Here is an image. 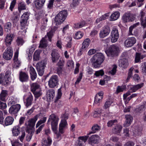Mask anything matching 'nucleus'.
I'll use <instances>...</instances> for the list:
<instances>
[{
  "instance_id": "obj_40",
  "label": "nucleus",
  "mask_w": 146,
  "mask_h": 146,
  "mask_svg": "<svg viewBox=\"0 0 146 146\" xmlns=\"http://www.w3.org/2000/svg\"><path fill=\"white\" fill-rule=\"evenodd\" d=\"M133 132L134 134L137 135H139L141 134V130L139 127L136 126L134 128Z\"/></svg>"
},
{
  "instance_id": "obj_12",
  "label": "nucleus",
  "mask_w": 146,
  "mask_h": 146,
  "mask_svg": "<svg viewBox=\"0 0 146 146\" xmlns=\"http://www.w3.org/2000/svg\"><path fill=\"white\" fill-rule=\"evenodd\" d=\"M51 60L53 63H55L57 62L60 55L58 51L56 49H53L51 53Z\"/></svg>"
},
{
  "instance_id": "obj_10",
  "label": "nucleus",
  "mask_w": 146,
  "mask_h": 146,
  "mask_svg": "<svg viewBox=\"0 0 146 146\" xmlns=\"http://www.w3.org/2000/svg\"><path fill=\"white\" fill-rule=\"evenodd\" d=\"M30 13L28 12H25L21 16V21L20 22L21 26L22 27L21 29H23L26 25L27 21L29 19Z\"/></svg>"
},
{
  "instance_id": "obj_15",
  "label": "nucleus",
  "mask_w": 146,
  "mask_h": 146,
  "mask_svg": "<svg viewBox=\"0 0 146 146\" xmlns=\"http://www.w3.org/2000/svg\"><path fill=\"white\" fill-rule=\"evenodd\" d=\"M21 106L19 104L12 105L9 109V112L11 114L17 113L20 110Z\"/></svg>"
},
{
  "instance_id": "obj_48",
  "label": "nucleus",
  "mask_w": 146,
  "mask_h": 146,
  "mask_svg": "<svg viewBox=\"0 0 146 146\" xmlns=\"http://www.w3.org/2000/svg\"><path fill=\"white\" fill-rule=\"evenodd\" d=\"M102 113V110L100 109H98L96 111L94 112L93 116L94 117H96L100 116Z\"/></svg>"
},
{
  "instance_id": "obj_20",
  "label": "nucleus",
  "mask_w": 146,
  "mask_h": 146,
  "mask_svg": "<svg viewBox=\"0 0 146 146\" xmlns=\"http://www.w3.org/2000/svg\"><path fill=\"white\" fill-rule=\"evenodd\" d=\"M141 24L143 28L146 27V15L145 13L142 11L141 12Z\"/></svg>"
},
{
  "instance_id": "obj_13",
  "label": "nucleus",
  "mask_w": 146,
  "mask_h": 146,
  "mask_svg": "<svg viewBox=\"0 0 146 146\" xmlns=\"http://www.w3.org/2000/svg\"><path fill=\"white\" fill-rule=\"evenodd\" d=\"M110 31V27L107 26H104L100 33L99 36L101 38H104L108 35Z\"/></svg>"
},
{
  "instance_id": "obj_8",
  "label": "nucleus",
  "mask_w": 146,
  "mask_h": 146,
  "mask_svg": "<svg viewBox=\"0 0 146 146\" xmlns=\"http://www.w3.org/2000/svg\"><path fill=\"white\" fill-rule=\"evenodd\" d=\"M13 52L12 48L10 47H8L3 54V58L7 60L11 59L12 57Z\"/></svg>"
},
{
  "instance_id": "obj_51",
  "label": "nucleus",
  "mask_w": 146,
  "mask_h": 146,
  "mask_svg": "<svg viewBox=\"0 0 146 146\" xmlns=\"http://www.w3.org/2000/svg\"><path fill=\"white\" fill-rule=\"evenodd\" d=\"M54 31V30L52 29L47 34V35L48 36L49 40L50 41H51V39L53 35Z\"/></svg>"
},
{
  "instance_id": "obj_54",
  "label": "nucleus",
  "mask_w": 146,
  "mask_h": 146,
  "mask_svg": "<svg viewBox=\"0 0 146 146\" xmlns=\"http://www.w3.org/2000/svg\"><path fill=\"white\" fill-rule=\"evenodd\" d=\"M46 117H44L42 119L38 121L36 124V127H38L40 125L45 123L46 120Z\"/></svg>"
},
{
  "instance_id": "obj_49",
  "label": "nucleus",
  "mask_w": 146,
  "mask_h": 146,
  "mask_svg": "<svg viewBox=\"0 0 146 146\" xmlns=\"http://www.w3.org/2000/svg\"><path fill=\"white\" fill-rule=\"evenodd\" d=\"M47 46V44L46 43V40L44 38H42L40 41L39 47L44 48Z\"/></svg>"
},
{
  "instance_id": "obj_2",
  "label": "nucleus",
  "mask_w": 146,
  "mask_h": 146,
  "mask_svg": "<svg viewBox=\"0 0 146 146\" xmlns=\"http://www.w3.org/2000/svg\"><path fill=\"white\" fill-rule=\"evenodd\" d=\"M67 15V11L66 10L61 11L56 16L54 20L56 25H59L63 22Z\"/></svg>"
},
{
  "instance_id": "obj_37",
  "label": "nucleus",
  "mask_w": 146,
  "mask_h": 146,
  "mask_svg": "<svg viewBox=\"0 0 146 146\" xmlns=\"http://www.w3.org/2000/svg\"><path fill=\"white\" fill-rule=\"evenodd\" d=\"M13 135L15 136H17L20 133V127L19 125L14 126L12 130Z\"/></svg>"
},
{
  "instance_id": "obj_17",
  "label": "nucleus",
  "mask_w": 146,
  "mask_h": 146,
  "mask_svg": "<svg viewBox=\"0 0 146 146\" xmlns=\"http://www.w3.org/2000/svg\"><path fill=\"white\" fill-rule=\"evenodd\" d=\"M99 139V136L98 135H92L89 138L88 141V143L92 145H93L98 142Z\"/></svg>"
},
{
  "instance_id": "obj_55",
  "label": "nucleus",
  "mask_w": 146,
  "mask_h": 146,
  "mask_svg": "<svg viewBox=\"0 0 146 146\" xmlns=\"http://www.w3.org/2000/svg\"><path fill=\"white\" fill-rule=\"evenodd\" d=\"M88 135L85 136H80L78 137V139L81 140L84 143H85L87 141L89 137Z\"/></svg>"
},
{
  "instance_id": "obj_18",
  "label": "nucleus",
  "mask_w": 146,
  "mask_h": 146,
  "mask_svg": "<svg viewBox=\"0 0 146 146\" xmlns=\"http://www.w3.org/2000/svg\"><path fill=\"white\" fill-rule=\"evenodd\" d=\"M0 84L6 86L9 84V79L4 76V74L3 73L0 74Z\"/></svg>"
},
{
  "instance_id": "obj_60",
  "label": "nucleus",
  "mask_w": 146,
  "mask_h": 146,
  "mask_svg": "<svg viewBox=\"0 0 146 146\" xmlns=\"http://www.w3.org/2000/svg\"><path fill=\"white\" fill-rule=\"evenodd\" d=\"M142 72L143 73L146 74V62L143 63L141 66Z\"/></svg>"
},
{
  "instance_id": "obj_61",
  "label": "nucleus",
  "mask_w": 146,
  "mask_h": 146,
  "mask_svg": "<svg viewBox=\"0 0 146 146\" xmlns=\"http://www.w3.org/2000/svg\"><path fill=\"white\" fill-rule=\"evenodd\" d=\"M7 107V105L5 103L0 101V109L1 110L5 109Z\"/></svg>"
},
{
  "instance_id": "obj_42",
  "label": "nucleus",
  "mask_w": 146,
  "mask_h": 146,
  "mask_svg": "<svg viewBox=\"0 0 146 146\" xmlns=\"http://www.w3.org/2000/svg\"><path fill=\"white\" fill-rule=\"evenodd\" d=\"M18 8L20 13L22 10L25 9L26 8L25 3L23 2L20 3L18 5Z\"/></svg>"
},
{
  "instance_id": "obj_9",
  "label": "nucleus",
  "mask_w": 146,
  "mask_h": 146,
  "mask_svg": "<svg viewBox=\"0 0 146 146\" xmlns=\"http://www.w3.org/2000/svg\"><path fill=\"white\" fill-rule=\"evenodd\" d=\"M111 41L112 42L114 43L117 41L119 37V34L117 29L113 28L111 33Z\"/></svg>"
},
{
  "instance_id": "obj_56",
  "label": "nucleus",
  "mask_w": 146,
  "mask_h": 146,
  "mask_svg": "<svg viewBox=\"0 0 146 146\" xmlns=\"http://www.w3.org/2000/svg\"><path fill=\"white\" fill-rule=\"evenodd\" d=\"M117 68V66L116 65H114L112 70L109 72V73L112 75H115L116 72V69Z\"/></svg>"
},
{
  "instance_id": "obj_34",
  "label": "nucleus",
  "mask_w": 146,
  "mask_h": 146,
  "mask_svg": "<svg viewBox=\"0 0 146 146\" xmlns=\"http://www.w3.org/2000/svg\"><path fill=\"white\" fill-rule=\"evenodd\" d=\"M101 128L100 126L98 125L97 124L94 125L92 127V131L90 132L88 134V135H89L92 133H96V131H99Z\"/></svg>"
},
{
  "instance_id": "obj_31",
  "label": "nucleus",
  "mask_w": 146,
  "mask_h": 146,
  "mask_svg": "<svg viewBox=\"0 0 146 146\" xmlns=\"http://www.w3.org/2000/svg\"><path fill=\"white\" fill-rule=\"evenodd\" d=\"M11 24L10 22H7L4 25V29L5 31L7 33L12 32H11Z\"/></svg>"
},
{
  "instance_id": "obj_29",
  "label": "nucleus",
  "mask_w": 146,
  "mask_h": 146,
  "mask_svg": "<svg viewBox=\"0 0 146 146\" xmlns=\"http://www.w3.org/2000/svg\"><path fill=\"white\" fill-rule=\"evenodd\" d=\"M14 121V119L11 116L7 117L4 121V125L8 126L12 124Z\"/></svg>"
},
{
  "instance_id": "obj_41",
  "label": "nucleus",
  "mask_w": 146,
  "mask_h": 146,
  "mask_svg": "<svg viewBox=\"0 0 146 146\" xmlns=\"http://www.w3.org/2000/svg\"><path fill=\"white\" fill-rule=\"evenodd\" d=\"M36 69L39 75L42 76L44 72V67L42 66H37Z\"/></svg>"
},
{
  "instance_id": "obj_52",
  "label": "nucleus",
  "mask_w": 146,
  "mask_h": 146,
  "mask_svg": "<svg viewBox=\"0 0 146 146\" xmlns=\"http://www.w3.org/2000/svg\"><path fill=\"white\" fill-rule=\"evenodd\" d=\"M104 74V72L103 70H101L99 71H96L94 75L96 77H98L100 76H103Z\"/></svg>"
},
{
  "instance_id": "obj_30",
  "label": "nucleus",
  "mask_w": 146,
  "mask_h": 146,
  "mask_svg": "<svg viewBox=\"0 0 146 146\" xmlns=\"http://www.w3.org/2000/svg\"><path fill=\"white\" fill-rule=\"evenodd\" d=\"M146 108V102H143L139 106L136 108V111L137 113H141L145 110Z\"/></svg>"
},
{
  "instance_id": "obj_64",
  "label": "nucleus",
  "mask_w": 146,
  "mask_h": 146,
  "mask_svg": "<svg viewBox=\"0 0 146 146\" xmlns=\"http://www.w3.org/2000/svg\"><path fill=\"white\" fill-rule=\"evenodd\" d=\"M25 117H21L19 120V125H21L22 124H23L25 120Z\"/></svg>"
},
{
  "instance_id": "obj_28",
  "label": "nucleus",
  "mask_w": 146,
  "mask_h": 146,
  "mask_svg": "<svg viewBox=\"0 0 146 146\" xmlns=\"http://www.w3.org/2000/svg\"><path fill=\"white\" fill-rule=\"evenodd\" d=\"M47 141L46 139H44L42 141V146H49L52 143V141L50 137H48Z\"/></svg>"
},
{
  "instance_id": "obj_7",
  "label": "nucleus",
  "mask_w": 146,
  "mask_h": 146,
  "mask_svg": "<svg viewBox=\"0 0 146 146\" xmlns=\"http://www.w3.org/2000/svg\"><path fill=\"white\" fill-rule=\"evenodd\" d=\"M59 80L57 76H52L48 81V85L50 88H53L57 86L58 84Z\"/></svg>"
},
{
  "instance_id": "obj_53",
  "label": "nucleus",
  "mask_w": 146,
  "mask_h": 146,
  "mask_svg": "<svg viewBox=\"0 0 146 146\" xmlns=\"http://www.w3.org/2000/svg\"><path fill=\"white\" fill-rule=\"evenodd\" d=\"M55 0H49L47 4V8L49 9H52L53 7V3Z\"/></svg>"
},
{
  "instance_id": "obj_32",
  "label": "nucleus",
  "mask_w": 146,
  "mask_h": 146,
  "mask_svg": "<svg viewBox=\"0 0 146 146\" xmlns=\"http://www.w3.org/2000/svg\"><path fill=\"white\" fill-rule=\"evenodd\" d=\"M123 127L120 125H117L112 129L113 133L118 134L121 131Z\"/></svg>"
},
{
  "instance_id": "obj_45",
  "label": "nucleus",
  "mask_w": 146,
  "mask_h": 146,
  "mask_svg": "<svg viewBox=\"0 0 146 146\" xmlns=\"http://www.w3.org/2000/svg\"><path fill=\"white\" fill-rule=\"evenodd\" d=\"M16 42L18 46H21L24 43V41L22 38L18 37L16 40Z\"/></svg>"
},
{
  "instance_id": "obj_43",
  "label": "nucleus",
  "mask_w": 146,
  "mask_h": 146,
  "mask_svg": "<svg viewBox=\"0 0 146 146\" xmlns=\"http://www.w3.org/2000/svg\"><path fill=\"white\" fill-rule=\"evenodd\" d=\"M126 86L125 85H122L121 86H118L117 88L116 93L117 94L120 92H122L126 89Z\"/></svg>"
},
{
  "instance_id": "obj_50",
  "label": "nucleus",
  "mask_w": 146,
  "mask_h": 146,
  "mask_svg": "<svg viewBox=\"0 0 146 146\" xmlns=\"http://www.w3.org/2000/svg\"><path fill=\"white\" fill-rule=\"evenodd\" d=\"M83 36V34L81 32L78 31L76 32L75 34L74 38L77 39H78L82 38Z\"/></svg>"
},
{
  "instance_id": "obj_11",
  "label": "nucleus",
  "mask_w": 146,
  "mask_h": 146,
  "mask_svg": "<svg viewBox=\"0 0 146 146\" xmlns=\"http://www.w3.org/2000/svg\"><path fill=\"white\" fill-rule=\"evenodd\" d=\"M134 18L130 13L128 12L125 13L123 15L122 19L124 23H126L133 21L134 20Z\"/></svg>"
},
{
  "instance_id": "obj_19",
  "label": "nucleus",
  "mask_w": 146,
  "mask_h": 146,
  "mask_svg": "<svg viewBox=\"0 0 146 146\" xmlns=\"http://www.w3.org/2000/svg\"><path fill=\"white\" fill-rule=\"evenodd\" d=\"M19 79L22 82H27L28 80L29 76L26 73L21 72L19 73Z\"/></svg>"
},
{
  "instance_id": "obj_62",
  "label": "nucleus",
  "mask_w": 146,
  "mask_h": 146,
  "mask_svg": "<svg viewBox=\"0 0 146 146\" xmlns=\"http://www.w3.org/2000/svg\"><path fill=\"white\" fill-rule=\"evenodd\" d=\"M140 56L139 53H136L135 60L136 63H137L140 61L141 60Z\"/></svg>"
},
{
  "instance_id": "obj_57",
  "label": "nucleus",
  "mask_w": 146,
  "mask_h": 146,
  "mask_svg": "<svg viewBox=\"0 0 146 146\" xmlns=\"http://www.w3.org/2000/svg\"><path fill=\"white\" fill-rule=\"evenodd\" d=\"M59 99L56 98L54 102L55 103V105L58 108H60L62 105V102L59 100Z\"/></svg>"
},
{
  "instance_id": "obj_21",
  "label": "nucleus",
  "mask_w": 146,
  "mask_h": 146,
  "mask_svg": "<svg viewBox=\"0 0 146 146\" xmlns=\"http://www.w3.org/2000/svg\"><path fill=\"white\" fill-rule=\"evenodd\" d=\"M90 42V40L89 38H87L85 39L83 42L82 46L80 49V52H81L86 50L88 47Z\"/></svg>"
},
{
  "instance_id": "obj_4",
  "label": "nucleus",
  "mask_w": 146,
  "mask_h": 146,
  "mask_svg": "<svg viewBox=\"0 0 146 146\" xmlns=\"http://www.w3.org/2000/svg\"><path fill=\"white\" fill-rule=\"evenodd\" d=\"M119 50L118 46L113 45L110 46L107 50L105 51V52L108 56L113 57L117 55Z\"/></svg>"
},
{
  "instance_id": "obj_44",
  "label": "nucleus",
  "mask_w": 146,
  "mask_h": 146,
  "mask_svg": "<svg viewBox=\"0 0 146 146\" xmlns=\"http://www.w3.org/2000/svg\"><path fill=\"white\" fill-rule=\"evenodd\" d=\"M39 115H36L33 118L29 120V122L32 125H35L36 121L39 117Z\"/></svg>"
},
{
  "instance_id": "obj_27",
  "label": "nucleus",
  "mask_w": 146,
  "mask_h": 146,
  "mask_svg": "<svg viewBox=\"0 0 146 146\" xmlns=\"http://www.w3.org/2000/svg\"><path fill=\"white\" fill-rule=\"evenodd\" d=\"M119 66L123 68H126L128 66L127 60L125 58L120 59L119 60Z\"/></svg>"
},
{
  "instance_id": "obj_46",
  "label": "nucleus",
  "mask_w": 146,
  "mask_h": 146,
  "mask_svg": "<svg viewBox=\"0 0 146 146\" xmlns=\"http://www.w3.org/2000/svg\"><path fill=\"white\" fill-rule=\"evenodd\" d=\"M117 121L116 119L109 121L107 123V125L108 127H111L113 125L116 124L117 123Z\"/></svg>"
},
{
  "instance_id": "obj_24",
  "label": "nucleus",
  "mask_w": 146,
  "mask_h": 146,
  "mask_svg": "<svg viewBox=\"0 0 146 146\" xmlns=\"http://www.w3.org/2000/svg\"><path fill=\"white\" fill-rule=\"evenodd\" d=\"M143 86V83H141L136 85L132 86L130 87L129 91H131V93L135 92L141 88V87H142Z\"/></svg>"
},
{
  "instance_id": "obj_23",
  "label": "nucleus",
  "mask_w": 146,
  "mask_h": 146,
  "mask_svg": "<svg viewBox=\"0 0 146 146\" xmlns=\"http://www.w3.org/2000/svg\"><path fill=\"white\" fill-rule=\"evenodd\" d=\"M18 52L17 51L15 53L13 61L16 67H19L21 65V62L18 59Z\"/></svg>"
},
{
  "instance_id": "obj_38",
  "label": "nucleus",
  "mask_w": 146,
  "mask_h": 146,
  "mask_svg": "<svg viewBox=\"0 0 146 146\" xmlns=\"http://www.w3.org/2000/svg\"><path fill=\"white\" fill-rule=\"evenodd\" d=\"M7 95V91L3 90L0 94V100L3 101H5L6 97Z\"/></svg>"
},
{
  "instance_id": "obj_36",
  "label": "nucleus",
  "mask_w": 146,
  "mask_h": 146,
  "mask_svg": "<svg viewBox=\"0 0 146 146\" xmlns=\"http://www.w3.org/2000/svg\"><path fill=\"white\" fill-rule=\"evenodd\" d=\"M119 15L120 13L119 12H115L110 16L111 21H114L116 20L119 18Z\"/></svg>"
},
{
  "instance_id": "obj_59",
  "label": "nucleus",
  "mask_w": 146,
  "mask_h": 146,
  "mask_svg": "<svg viewBox=\"0 0 146 146\" xmlns=\"http://www.w3.org/2000/svg\"><path fill=\"white\" fill-rule=\"evenodd\" d=\"M16 3V0H13L11 2L10 7H9V9L11 11H13V8L14 7Z\"/></svg>"
},
{
  "instance_id": "obj_26",
  "label": "nucleus",
  "mask_w": 146,
  "mask_h": 146,
  "mask_svg": "<svg viewBox=\"0 0 146 146\" xmlns=\"http://www.w3.org/2000/svg\"><path fill=\"white\" fill-rule=\"evenodd\" d=\"M33 100V96L31 94L29 95L27 98L26 100L24 101V103L27 108L31 105Z\"/></svg>"
},
{
  "instance_id": "obj_47",
  "label": "nucleus",
  "mask_w": 146,
  "mask_h": 146,
  "mask_svg": "<svg viewBox=\"0 0 146 146\" xmlns=\"http://www.w3.org/2000/svg\"><path fill=\"white\" fill-rule=\"evenodd\" d=\"M85 25V23L82 21L79 23L75 24L74 27L75 28H80L84 27Z\"/></svg>"
},
{
  "instance_id": "obj_22",
  "label": "nucleus",
  "mask_w": 146,
  "mask_h": 146,
  "mask_svg": "<svg viewBox=\"0 0 146 146\" xmlns=\"http://www.w3.org/2000/svg\"><path fill=\"white\" fill-rule=\"evenodd\" d=\"M46 95L47 100H50L53 99L55 95L54 90L52 89L48 90Z\"/></svg>"
},
{
  "instance_id": "obj_25",
  "label": "nucleus",
  "mask_w": 146,
  "mask_h": 146,
  "mask_svg": "<svg viewBox=\"0 0 146 146\" xmlns=\"http://www.w3.org/2000/svg\"><path fill=\"white\" fill-rule=\"evenodd\" d=\"M103 94L102 92H100L98 93L96 96L94 104H98L100 103L102 100L103 98Z\"/></svg>"
},
{
  "instance_id": "obj_35",
  "label": "nucleus",
  "mask_w": 146,
  "mask_h": 146,
  "mask_svg": "<svg viewBox=\"0 0 146 146\" xmlns=\"http://www.w3.org/2000/svg\"><path fill=\"white\" fill-rule=\"evenodd\" d=\"M44 3L42 2L41 0H36L35 2V7L38 9H40L42 8Z\"/></svg>"
},
{
  "instance_id": "obj_39",
  "label": "nucleus",
  "mask_w": 146,
  "mask_h": 146,
  "mask_svg": "<svg viewBox=\"0 0 146 146\" xmlns=\"http://www.w3.org/2000/svg\"><path fill=\"white\" fill-rule=\"evenodd\" d=\"M40 53L39 50H37L35 52L33 56L34 60L37 61L39 60Z\"/></svg>"
},
{
  "instance_id": "obj_3",
  "label": "nucleus",
  "mask_w": 146,
  "mask_h": 146,
  "mask_svg": "<svg viewBox=\"0 0 146 146\" xmlns=\"http://www.w3.org/2000/svg\"><path fill=\"white\" fill-rule=\"evenodd\" d=\"M40 85L37 83H33L31 84V91L35 98H38L42 94Z\"/></svg>"
},
{
  "instance_id": "obj_58",
  "label": "nucleus",
  "mask_w": 146,
  "mask_h": 146,
  "mask_svg": "<svg viewBox=\"0 0 146 146\" xmlns=\"http://www.w3.org/2000/svg\"><path fill=\"white\" fill-rule=\"evenodd\" d=\"M67 65L68 67L70 68H72L74 67V64L73 61L69 60L67 62Z\"/></svg>"
},
{
  "instance_id": "obj_63",
  "label": "nucleus",
  "mask_w": 146,
  "mask_h": 146,
  "mask_svg": "<svg viewBox=\"0 0 146 146\" xmlns=\"http://www.w3.org/2000/svg\"><path fill=\"white\" fill-rule=\"evenodd\" d=\"M5 0H0V9H3L5 8Z\"/></svg>"
},
{
  "instance_id": "obj_33",
  "label": "nucleus",
  "mask_w": 146,
  "mask_h": 146,
  "mask_svg": "<svg viewBox=\"0 0 146 146\" xmlns=\"http://www.w3.org/2000/svg\"><path fill=\"white\" fill-rule=\"evenodd\" d=\"M125 121L126 126H129L133 119V117L130 115H125Z\"/></svg>"
},
{
  "instance_id": "obj_14",
  "label": "nucleus",
  "mask_w": 146,
  "mask_h": 146,
  "mask_svg": "<svg viewBox=\"0 0 146 146\" xmlns=\"http://www.w3.org/2000/svg\"><path fill=\"white\" fill-rule=\"evenodd\" d=\"M15 32L7 33L5 40V42L7 46L11 44V42L15 37Z\"/></svg>"
},
{
  "instance_id": "obj_6",
  "label": "nucleus",
  "mask_w": 146,
  "mask_h": 146,
  "mask_svg": "<svg viewBox=\"0 0 146 146\" xmlns=\"http://www.w3.org/2000/svg\"><path fill=\"white\" fill-rule=\"evenodd\" d=\"M68 114L66 113L61 115V117L63 119L61 120L59 127V131L61 133H63V129L67 124L66 120L68 118Z\"/></svg>"
},
{
  "instance_id": "obj_5",
  "label": "nucleus",
  "mask_w": 146,
  "mask_h": 146,
  "mask_svg": "<svg viewBox=\"0 0 146 146\" xmlns=\"http://www.w3.org/2000/svg\"><path fill=\"white\" fill-rule=\"evenodd\" d=\"M58 118L54 114H53L50 115L49 117L48 122L51 121V126L52 130L55 131H56Z\"/></svg>"
},
{
  "instance_id": "obj_16",
  "label": "nucleus",
  "mask_w": 146,
  "mask_h": 146,
  "mask_svg": "<svg viewBox=\"0 0 146 146\" xmlns=\"http://www.w3.org/2000/svg\"><path fill=\"white\" fill-rule=\"evenodd\" d=\"M136 41V39L134 37H129L125 40L124 44L126 47H129L133 46Z\"/></svg>"
},
{
  "instance_id": "obj_1",
  "label": "nucleus",
  "mask_w": 146,
  "mask_h": 146,
  "mask_svg": "<svg viewBox=\"0 0 146 146\" xmlns=\"http://www.w3.org/2000/svg\"><path fill=\"white\" fill-rule=\"evenodd\" d=\"M105 57L101 53H98L94 55L92 58V65L95 68L99 67L105 60Z\"/></svg>"
}]
</instances>
